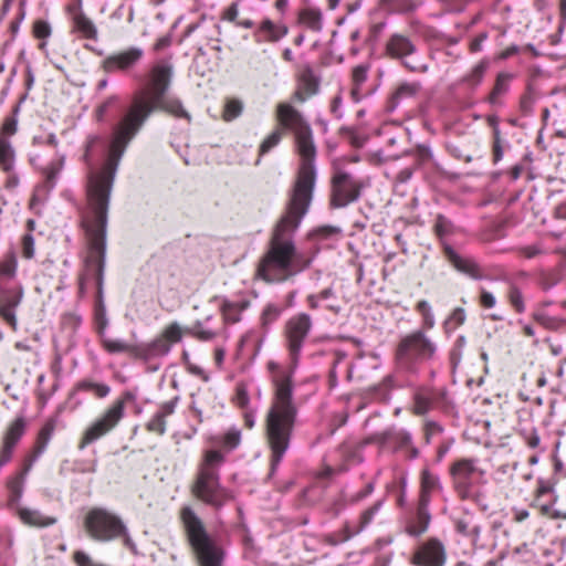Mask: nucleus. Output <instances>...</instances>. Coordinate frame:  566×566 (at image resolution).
Returning <instances> with one entry per match:
<instances>
[{"label":"nucleus","instance_id":"obj_35","mask_svg":"<svg viewBox=\"0 0 566 566\" xmlns=\"http://www.w3.org/2000/svg\"><path fill=\"white\" fill-rule=\"evenodd\" d=\"M53 431H54V424L50 423V422L45 423L43 426V428L40 430L38 440H36L35 447H34V452L29 459L31 462L34 463L36 461V459L44 452V450L46 449V446L52 437Z\"/></svg>","mask_w":566,"mask_h":566},{"label":"nucleus","instance_id":"obj_18","mask_svg":"<svg viewBox=\"0 0 566 566\" xmlns=\"http://www.w3.org/2000/svg\"><path fill=\"white\" fill-rule=\"evenodd\" d=\"M216 409V395L210 389H199L191 395L190 410L199 422L203 416L210 417Z\"/></svg>","mask_w":566,"mask_h":566},{"label":"nucleus","instance_id":"obj_10","mask_svg":"<svg viewBox=\"0 0 566 566\" xmlns=\"http://www.w3.org/2000/svg\"><path fill=\"white\" fill-rule=\"evenodd\" d=\"M312 326V318L306 313L295 314L285 323V342L294 364L300 357L303 344L308 336Z\"/></svg>","mask_w":566,"mask_h":566},{"label":"nucleus","instance_id":"obj_52","mask_svg":"<svg viewBox=\"0 0 566 566\" xmlns=\"http://www.w3.org/2000/svg\"><path fill=\"white\" fill-rule=\"evenodd\" d=\"M33 34L35 38L45 40L51 35V27L43 20H38L33 24Z\"/></svg>","mask_w":566,"mask_h":566},{"label":"nucleus","instance_id":"obj_61","mask_svg":"<svg viewBox=\"0 0 566 566\" xmlns=\"http://www.w3.org/2000/svg\"><path fill=\"white\" fill-rule=\"evenodd\" d=\"M434 230L440 238L444 237L449 233V221L444 217L438 216Z\"/></svg>","mask_w":566,"mask_h":566},{"label":"nucleus","instance_id":"obj_2","mask_svg":"<svg viewBox=\"0 0 566 566\" xmlns=\"http://www.w3.org/2000/svg\"><path fill=\"white\" fill-rule=\"evenodd\" d=\"M155 111H165L176 117L190 118L177 98L163 95L147 101L145 95H134L127 112L114 127L108 157L104 166L98 170H92L87 177V207L83 218L88 241L85 265L86 275L95 277L98 285L103 280L107 209L115 174L127 145Z\"/></svg>","mask_w":566,"mask_h":566},{"label":"nucleus","instance_id":"obj_39","mask_svg":"<svg viewBox=\"0 0 566 566\" xmlns=\"http://www.w3.org/2000/svg\"><path fill=\"white\" fill-rule=\"evenodd\" d=\"M102 345L109 354L128 353L135 357L136 345H129L119 339L102 337Z\"/></svg>","mask_w":566,"mask_h":566},{"label":"nucleus","instance_id":"obj_62","mask_svg":"<svg viewBox=\"0 0 566 566\" xmlns=\"http://www.w3.org/2000/svg\"><path fill=\"white\" fill-rule=\"evenodd\" d=\"M32 142L34 145H49L52 148L57 147V139L54 134H49L45 138L42 136H35Z\"/></svg>","mask_w":566,"mask_h":566},{"label":"nucleus","instance_id":"obj_11","mask_svg":"<svg viewBox=\"0 0 566 566\" xmlns=\"http://www.w3.org/2000/svg\"><path fill=\"white\" fill-rule=\"evenodd\" d=\"M361 184L346 171L337 170L332 179L331 205L344 208L356 201L360 195Z\"/></svg>","mask_w":566,"mask_h":566},{"label":"nucleus","instance_id":"obj_30","mask_svg":"<svg viewBox=\"0 0 566 566\" xmlns=\"http://www.w3.org/2000/svg\"><path fill=\"white\" fill-rule=\"evenodd\" d=\"M297 86L307 92V94H316L318 91V78L314 74L310 65H304L300 76Z\"/></svg>","mask_w":566,"mask_h":566},{"label":"nucleus","instance_id":"obj_40","mask_svg":"<svg viewBox=\"0 0 566 566\" xmlns=\"http://www.w3.org/2000/svg\"><path fill=\"white\" fill-rule=\"evenodd\" d=\"M64 166V158L60 157L56 160L51 161L45 168H43L42 174L45 178V182L49 188H53L56 182V178Z\"/></svg>","mask_w":566,"mask_h":566},{"label":"nucleus","instance_id":"obj_5","mask_svg":"<svg viewBox=\"0 0 566 566\" xmlns=\"http://www.w3.org/2000/svg\"><path fill=\"white\" fill-rule=\"evenodd\" d=\"M180 520L199 566H222L224 552L216 538H213L201 518L190 506L180 510Z\"/></svg>","mask_w":566,"mask_h":566},{"label":"nucleus","instance_id":"obj_26","mask_svg":"<svg viewBox=\"0 0 566 566\" xmlns=\"http://www.w3.org/2000/svg\"><path fill=\"white\" fill-rule=\"evenodd\" d=\"M430 523V514L427 510V503H421L417 511V516L415 520L409 522L406 526V532L410 536L418 537L427 532Z\"/></svg>","mask_w":566,"mask_h":566},{"label":"nucleus","instance_id":"obj_7","mask_svg":"<svg viewBox=\"0 0 566 566\" xmlns=\"http://www.w3.org/2000/svg\"><path fill=\"white\" fill-rule=\"evenodd\" d=\"M18 261L13 252L0 260V279H13L17 274ZM24 298V287L21 284L2 286L0 284V318L12 329L18 327L17 310Z\"/></svg>","mask_w":566,"mask_h":566},{"label":"nucleus","instance_id":"obj_12","mask_svg":"<svg viewBox=\"0 0 566 566\" xmlns=\"http://www.w3.org/2000/svg\"><path fill=\"white\" fill-rule=\"evenodd\" d=\"M436 353V345L421 332L417 331L406 336L399 344L397 356L399 359H431Z\"/></svg>","mask_w":566,"mask_h":566},{"label":"nucleus","instance_id":"obj_60","mask_svg":"<svg viewBox=\"0 0 566 566\" xmlns=\"http://www.w3.org/2000/svg\"><path fill=\"white\" fill-rule=\"evenodd\" d=\"M234 401H235L237 406L240 407L241 409H247V407L249 405V395L244 387L239 386L237 388Z\"/></svg>","mask_w":566,"mask_h":566},{"label":"nucleus","instance_id":"obj_50","mask_svg":"<svg viewBox=\"0 0 566 566\" xmlns=\"http://www.w3.org/2000/svg\"><path fill=\"white\" fill-rule=\"evenodd\" d=\"M396 10L402 13H409L416 11L420 4V0H394Z\"/></svg>","mask_w":566,"mask_h":566},{"label":"nucleus","instance_id":"obj_37","mask_svg":"<svg viewBox=\"0 0 566 566\" xmlns=\"http://www.w3.org/2000/svg\"><path fill=\"white\" fill-rule=\"evenodd\" d=\"M439 486V478L432 474L429 470L424 469L421 473V503L429 502L431 492Z\"/></svg>","mask_w":566,"mask_h":566},{"label":"nucleus","instance_id":"obj_51","mask_svg":"<svg viewBox=\"0 0 566 566\" xmlns=\"http://www.w3.org/2000/svg\"><path fill=\"white\" fill-rule=\"evenodd\" d=\"M352 78L355 85V88L353 90V95L357 93V90L359 86L366 81L367 78V67L363 65H358L353 70Z\"/></svg>","mask_w":566,"mask_h":566},{"label":"nucleus","instance_id":"obj_42","mask_svg":"<svg viewBox=\"0 0 566 566\" xmlns=\"http://www.w3.org/2000/svg\"><path fill=\"white\" fill-rule=\"evenodd\" d=\"M242 111H243V104L241 101H239L237 98L227 99L224 109L222 113V118L226 122H231V120L235 119L237 117H239L242 114Z\"/></svg>","mask_w":566,"mask_h":566},{"label":"nucleus","instance_id":"obj_56","mask_svg":"<svg viewBox=\"0 0 566 566\" xmlns=\"http://www.w3.org/2000/svg\"><path fill=\"white\" fill-rule=\"evenodd\" d=\"M522 434H523L524 442L527 444L528 448L536 449L539 446L541 438L535 428H533L528 431L525 430V431H523Z\"/></svg>","mask_w":566,"mask_h":566},{"label":"nucleus","instance_id":"obj_57","mask_svg":"<svg viewBox=\"0 0 566 566\" xmlns=\"http://www.w3.org/2000/svg\"><path fill=\"white\" fill-rule=\"evenodd\" d=\"M17 119L14 117H7L2 124L0 136H12L17 132Z\"/></svg>","mask_w":566,"mask_h":566},{"label":"nucleus","instance_id":"obj_14","mask_svg":"<svg viewBox=\"0 0 566 566\" xmlns=\"http://www.w3.org/2000/svg\"><path fill=\"white\" fill-rule=\"evenodd\" d=\"M447 553L444 545L438 538H429L415 551L410 563L415 566H443Z\"/></svg>","mask_w":566,"mask_h":566},{"label":"nucleus","instance_id":"obj_44","mask_svg":"<svg viewBox=\"0 0 566 566\" xmlns=\"http://www.w3.org/2000/svg\"><path fill=\"white\" fill-rule=\"evenodd\" d=\"M282 136H283V132L281 128H275L263 142L262 144L260 145V148H259V154L260 156H263L265 155L266 153H269L271 149H273L274 147H276L279 145V143L281 142L282 139Z\"/></svg>","mask_w":566,"mask_h":566},{"label":"nucleus","instance_id":"obj_25","mask_svg":"<svg viewBox=\"0 0 566 566\" xmlns=\"http://www.w3.org/2000/svg\"><path fill=\"white\" fill-rule=\"evenodd\" d=\"M297 22L313 32H321L323 29V13L318 8H304L298 12Z\"/></svg>","mask_w":566,"mask_h":566},{"label":"nucleus","instance_id":"obj_43","mask_svg":"<svg viewBox=\"0 0 566 566\" xmlns=\"http://www.w3.org/2000/svg\"><path fill=\"white\" fill-rule=\"evenodd\" d=\"M507 300H509V303L511 304V306L515 310V312H517L520 314L524 313V311H525L524 297H523L521 290L515 284L510 285L509 291H507Z\"/></svg>","mask_w":566,"mask_h":566},{"label":"nucleus","instance_id":"obj_8","mask_svg":"<svg viewBox=\"0 0 566 566\" xmlns=\"http://www.w3.org/2000/svg\"><path fill=\"white\" fill-rule=\"evenodd\" d=\"M485 471L479 467L478 459L462 458L458 459L450 467V475L453 486L459 496L463 500L473 496V486L479 479H482Z\"/></svg>","mask_w":566,"mask_h":566},{"label":"nucleus","instance_id":"obj_20","mask_svg":"<svg viewBox=\"0 0 566 566\" xmlns=\"http://www.w3.org/2000/svg\"><path fill=\"white\" fill-rule=\"evenodd\" d=\"M14 513L19 520L31 527H48L56 523V517L46 516L41 511L27 506H17Z\"/></svg>","mask_w":566,"mask_h":566},{"label":"nucleus","instance_id":"obj_15","mask_svg":"<svg viewBox=\"0 0 566 566\" xmlns=\"http://www.w3.org/2000/svg\"><path fill=\"white\" fill-rule=\"evenodd\" d=\"M143 56V49L130 46L106 56L102 61V69L106 73L128 72L135 67Z\"/></svg>","mask_w":566,"mask_h":566},{"label":"nucleus","instance_id":"obj_6","mask_svg":"<svg viewBox=\"0 0 566 566\" xmlns=\"http://www.w3.org/2000/svg\"><path fill=\"white\" fill-rule=\"evenodd\" d=\"M84 527L91 538L97 542H111L117 538L133 553L136 545L122 518L104 507L91 509L84 517Z\"/></svg>","mask_w":566,"mask_h":566},{"label":"nucleus","instance_id":"obj_27","mask_svg":"<svg viewBox=\"0 0 566 566\" xmlns=\"http://www.w3.org/2000/svg\"><path fill=\"white\" fill-rule=\"evenodd\" d=\"M211 316H208L205 321L195 322L187 329V333L201 342L214 339L219 335V331L209 326Z\"/></svg>","mask_w":566,"mask_h":566},{"label":"nucleus","instance_id":"obj_32","mask_svg":"<svg viewBox=\"0 0 566 566\" xmlns=\"http://www.w3.org/2000/svg\"><path fill=\"white\" fill-rule=\"evenodd\" d=\"M216 444L221 446L226 451L235 449L241 442V431L235 428H229L224 433L213 439Z\"/></svg>","mask_w":566,"mask_h":566},{"label":"nucleus","instance_id":"obj_29","mask_svg":"<svg viewBox=\"0 0 566 566\" xmlns=\"http://www.w3.org/2000/svg\"><path fill=\"white\" fill-rule=\"evenodd\" d=\"M248 305L249 302L247 301L231 302L224 300L221 305L224 322L231 324L239 322L241 313L248 307Z\"/></svg>","mask_w":566,"mask_h":566},{"label":"nucleus","instance_id":"obj_58","mask_svg":"<svg viewBox=\"0 0 566 566\" xmlns=\"http://www.w3.org/2000/svg\"><path fill=\"white\" fill-rule=\"evenodd\" d=\"M548 493H554V488L553 485L548 482V481H545V480H538L537 481V486H536V490H535V500L534 501H539V499L545 495V494H548Z\"/></svg>","mask_w":566,"mask_h":566},{"label":"nucleus","instance_id":"obj_53","mask_svg":"<svg viewBox=\"0 0 566 566\" xmlns=\"http://www.w3.org/2000/svg\"><path fill=\"white\" fill-rule=\"evenodd\" d=\"M22 255L25 259H32L34 256V238L32 234L27 233L22 237Z\"/></svg>","mask_w":566,"mask_h":566},{"label":"nucleus","instance_id":"obj_24","mask_svg":"<svg viewBox=\"0 0 566 566\" xmlns=\"http://www.w3.org/2000/svg\"><path fill=\"white\" fill-rule=\"evenodd\" d=\"M170 346L168 340L161 335L147 344L136 345L135 357L145 360L165 356L169 353Z\"/></svg>","mask_w":566,"mask_h":566},{"label":"nucleus","instance_id":"obj_41","mask_svg":"<svg viewBox=\"0 0 566 566\" xmlns=\"http://www.w3.org/2000/svg\"><path fill=\"white\" fill-rule=\"evenodd\" d=\"M557 496L554 495L553 501L549 503H538V501L533 502V506L538 507L541 514L543 516H547L553 520H566V512H562L559 510L554 509V503L556 502Z\"/></svg>","mask_w":566,"mask_h":566},{"label":"nucleus","instance_id":"obj_33","mask_svg":"<svg viewBox=\"0 0 566 566\" xmlns=\"http://www.w3.org/2000/svg\"><path fill=\"white\" fill-rule=\"evenodd\" d=\"M489 67V61L486 59L481 60L476 63L471 71L462 77V83L471 88L476 87L481 84L483 76Z\"/></svg>","mask_w":566,"mask_h":566},{"label":"nucleus","instance_id":"obj_55","mask_svg":"<svg viewBox=\"0 0 566 566\" xmlns=\"http://www.w3.org/2000/svg\"><path fill=\"white\" fill-rule=\"evenodd\" d=\"M381 502H376L373 506L365 510L360 515V528L366 527L374 518L375 514L379 511Z\"/></svg>","mask_w":566,"mask_h":566},{"label":"nucleus","instance_id":"obj_16","mask_svg":"<svg viewBox=\"0 0 566 566\" xmlns=\"http://www.w3.org/2000/svg\"><path fill=\"white\" fill-rule=\"evenodd\" d=\"M289 33V27L282 21H273L270 18H263L254 33L253 38L256 43H277Z\"/></svg>","mask_w":566,"mask_h":566},{"label":"nucleus","instance_id":"obj_31","mask_svg":"<svg viewBox=\"0 0 566 566\" xmlns=\"http://www.w3.org/2000/svg\"><path fill=\"white\" fill-rule=\"evenodd\" d=\"M14 149L4 136H0V167L6 172H10L14 166Z\"/></svg>","mask_w":566,"mask_h":566},{"label":"nucleus","instance_id":"obj_9","mask_svg":"<svg viewBox=\"0 0 566 566\" xmlns=\"http://www.w3.org/2000/svg\"><path fill=\"white\" fill-rule=\"evenodd\" d=\"M124 400L115 401L105 412L97 418L83 433L80 449H84L87 444L98 440L109 431H112L124 417Z\"/></svg>","mask_w":566,"mask_h":566},{"label":"nucleus","instance_id":"obj_63","mask_svg":"<svg viewBox=\"0 0 566 566\" xmlns=\"http://www.w3.org/2000/svg\"><path fill=\"white\" fill-rule=\"evenodd\" d=\"M118 102V96L112 95L107 97L96 109L97 116L101 119L104 114L108 111V108Z\"/></svg>","mask_w":566,"mask_h":566},{"label":"nucleus","instance_id":"obj_46","mask_svg":"<svg viewBox=\"0 0 566 566\" xmlns=\"http://www.w3.org/2000/svg\"><path fill=\"white\" fill-rule=\"evenodd\" d=\"M78 389L92 391L96 397L104 398L109 394V387L104 384L83 381L78 385Z\"/></svg>","mask_w":566,"mask_h":566},{"label":"nucleus","instance_id":"obj_45","mask_svg":"<svg viewBox=\"0 0 566 566\" xmlns=\"http://www.w3.org/2000/svg\"><path fill=\"white\" fill-rule=\"evenodd\" d=\"M465 321V312L462 307H457L446 319L444 326L448 331H454L461 326Z\"/></svg>","mask_w":566,"mask_h":566},{"label":"nucleus","instance_id":"obj_54","mask_svg":"<svg viewBox=\"0 0 566 566\" xmlns=\"http://www.w3.org/2000/svg\"><path fill=\"white\" fill-rule=\"evenodd\" d=\"M332 295H333V290L332 289H325L321 293H318L317 295H310L307 297L308 306L312 310H316V308H318L319 303L323 302V300H328Z\"/></svg>","mask_w":566,"mask_h":566},{"label":"nucleus","instance_id":"obj_34","mask_svg":"<svg viewBox=\"0 0 566 566\" xmlns=\"http://www.w3.org/2000/svg\"><path fill=\"white\" fill-rule=\"evenodd\" d=\"M455 530L464 536H471L473 542L478 541L481 534V526L472 516L457 520Z\"/></svg>","mask_w":566,"mask_h":566},{"label":"nucleus","instance_id":"obj_21","mask_svg":"<svg viewBox=\"0 0 566 566\" xmlns=\"http://www.w3.org/2000/svg\"><path fill=\"white\" fill-rule=\"evenodd\" d=\"M386 52L394 59L402 60L416 52V45L407 35L395 33L386 43Z\"/></svg>","mask_w":566,"mask_h":566},{"label":"nucleus","instance_id":"obj_3","mask_svg":"<svg viewBox=\"0 0 566 566\" xmlns=\"http://www.w3.org/2000/svg\"><path fill=\"white\" fill-rule=\"evenodd\" d=\"M269 369L273 373L275 391L265 419V440L271 450V468L275 470L290 447L297 408L292 397L291 374L280 369L274 361L269 363Z\"/></svg>","mask_w":566,"mask_h":566},{"label":"nucleus","instance_id":"obj_13","mask_svg":"<svg viewBox=\"0 0 566 566\" xmlns=\"http://www.w3.org/2000/svg\"><path fill=\"white\" fill-rule=\"evenodd\" d=\"M171 77L172 65L167 62H158L150 70L148 86L135 95H145L147 101L160 97L168 91Z\"/></svg>","mask_w":566,"mask_h":566},{"label":"nucleus","instance_id":"obj_4","mask_svg":"<svg viewBox=\"0 0 566 566\" xmlns=\"http://www.w3.org/2000/svg\"><path fill=\"white\" fill-rule=\"evenodd\" d=\"M224 455L219 450H207L198 465L195 480L191 484L192 495L216 509L229 501V492L220 483V467Z\"/></svg>","mask_w":566,"mask_h":566},{"label":"nucleus","instance_id":"obj_17","mask_svg":"<svg viewBox=\"0 0 566 566\" xmlns=\"http://www.w3.org/2000/svg\"><path fill=\"white\" fill-rule=\"evenodd\" d=\"M443 251L446 258L457 271L470 276L473 280L485 279V274L482 268L474 259L459 254L449 244L443 245Z\"/></svg>","mask_w":566,"mask_h":566},{"label":"nucleus","instance_id":"obj_59","mask_svg":"<svg viewBox=\"0 0 566 566\" xmlns=\"http://www.w3.org/2000/svg\"><path fill=\"white\" fill-rule=\"evenodd\" d=\"M495 296L491 292L482 289L480 294V305L484 308H492L495 306Z\"/></svg>","mask_w":566,"mask_h":566},{"label":"nucleus","instance_id":"obj_47","mask_svg":"<svg viewBox=\"0 0 566 566\" xmlns=\"http://www.w3.org/2000/svg\"><path fill=\"white\" fill-rule=\"evenodd\" d=\"M161 336L168 340L169 346L178 343L182 338L181 327L178 323H171L164 329Z\"/></svg>","mask_w":566,"mask_h":566},{"label":"nucleus","instance_id":"obj_38","mask_svg":"<svg viewBox=\"0 0 566 566\" xmlns=\"http://www.w3.org/2000/svg\"><path fill=\"white\" fill-rule=\"evenodd\" d=\"M74 24L78 32L86 39L96 40L97 30L94 23L83 13L74 17Z\"/></svg>","mask_w":566,"mask_h":566},{"label":"nucleus","instance_id":"obj_48","mask_svg":"<svg viewBox=\"0 0 566 566\" xmlns=\"http://www.w3.org/2000/svg\"><path fill=\"white\" fill-rule=\"evenodd\" d=\"M419 90L420 85L418 83H402L397 87L394 94V98L400 99L405 97H411L416 95Z\"/></svg>","mask_w":566,"mask_h":566},{"label":"nucleus","instance_id":"obj_36","mask_svg":"<svg viewBox=\"0 0 566 566\" xmlns=\"http://www.w3.org/2000/svg\"><path fill=\"white\" fill-rule=\"evenodd\" d=\"M382 441L394 443L397 448H405L411 444V434L406 430L388 429L381 433Z\"/></svg>","mask_w":566,"mask_h":566},{"label":"nucleus","instance_id":"obj_1","mask_svg":"<svg viewBox=\"0 0 566 566\" xmlns=\"http://www.w3.org/2000/svg\"><path fill=\"white\" fill-rule=\"evenodd\" d=\"M276 119L282 132L291 130L295 136L300 167L285 212L277 221L269 251L258 266V275L266 282L286 281L310 264L308 260L297 253L292 237L308 211L316 178L314 165L316 147L310 125L289 103L277 104Z\"/></svg>","mask_w":566,"mask_h":566},{"label":"nucleus","instance_id":"obj_23","mask_svg":"<svg viewBox=\"0 0 566 566\" xmlns=\"http://www.w3.org/2000/svg\"><path fill=\"white\" fill-rule=\"evenodd\" d=\"M25 431V421L22 417L12 421L2 438L0 451L12 457L13 450Z\"/></svg>","mask_w":566,"mask_h":566},{"label":"nucleus","instance_id":"obj_22","mask_svg":"<svg viewBox=\"0 0 566 566\" xmlns=\"http://www.w3.org/2000/svg\"><path fill=\"white\" fill-rule=\"evenodd\" d=\"M179 398L175 397L169 401L164 402L158 411L147 422L146 428L150 432L164 434L166 432V418L175 412Z\"/></svg>","mask_w":566,"mask_h":566},{"label":"nucleus","instance_id":"obj_19","mask_svg":"<svg viewBox=\"0 0 566 566\" xmlns=\"http://www.w3.org/2000/svg\"><path fill=\"white\" fill-rule=\"evenodd\" d=\"M33 462L29 460L25 464L24 469L14 475H12L7 482L8 489V505L14 510L17 506H20V501L23 495L24 484L28 472L31 470Z\"/></svg>","mask_w":566,"mask_h":566},{"label":"nucleus","instance_id":"obj_49","mask_svg":"<svg viewBox=\"0 0 566 566\" xmlns=\"http://www.w3.org/2000/svg\"><path fill=\"white\" fill-rule=\"evenodd\" d=\"M507 91V76L500 74L496 78V83L490 94V102L495 103L497 97Z\"/></svg>","mask_w":566,"mask_h":566},{"label":"nucleus","instance_id":"obj_64","mask_svg":"<svg viewBox=\"0 0 566 566\" xmlns=\"http://www.w3.org/2000/svg\"><path fill=\"white\" fill-rule=\"evenodd\" d=\"M488 39V33L482 32L479 35H476L469 45L470 52L476 53L482 50L483 42Z\"/></svg>","mask_w":566,"mask_h":566},{"label":"nucleus","instance_id":"obj_28","mask_svg":"<svg viewBox=\"0 0 566 566\" xmlns=\"http://www.w3.org/2000/svg\"><path fill=\"white\" fill-rule=\"evenodd\" d=\"M434 395L429 388H418L413 394V412L426 415L432 408Z\"/></svg>","mask_w":566,"mask_h":566}]
</instances>
